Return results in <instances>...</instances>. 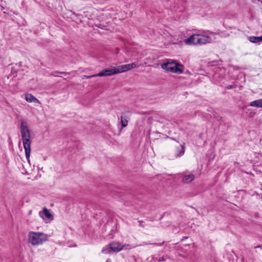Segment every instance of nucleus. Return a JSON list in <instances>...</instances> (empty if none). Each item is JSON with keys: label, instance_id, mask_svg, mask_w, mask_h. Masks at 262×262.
<instances>
[{"label": "nucleus", "instance_id": "f257e3e1", "mask_svg": "<svg viewBox=\"0 0 262 262\" xmlns=\"http://www.w3.org/2000/svg\"><path fill=\"white\" fill-rule=\"evenodd\" d=\"M20 133L21 139L23 140V146L25 150L26 158L29 162V158L31 152L30 131L27 126V123L25 121H21L20 124Z\"/></svg>", "mask_w": 262, "mask_h": 262}, {"label": "nucleus", "instance_id": "f03ea898", "mask_svg": "<svg viewBox=\"0 0 262 262\" xmlns=\"http://www.w3.org/2000/svg\"><path fill=\"white\" fill-rule=\"evenodd\" d=\"M48 240V235L42 232H29L28 233V241L32 245L42 244Z\"/></svg>", "mask_w": 262, "mask_h": 262}, {"label": "nucleus", "instance_id": "7ed1b4c3", "mask_svg": "<svg viewBox=\"0 0 262 262\" xmlns=\"http://www.w3.org/2000/svg\"><path fill=\"white\" fill-rule=\"evenodd\" d=\"M163 69L172 73L181 74L183 72V66L174 61L167 62L162 64Z\"/></svg>", "mask_w": 262, "mask_h": 262}, {"label": "nucleus", "instance_id": "20e7f679", "mask_svg": "<svg viewBox=\"0 0 262 262\" xmlns=\"http://www.w3.org/2000/svg\"><path fill=\"white\" fill-rule=\"evenodd\" d=\"M124 246L119 242H112L108 244V247L104 248L102 252L106 254H110L112 251L119 252L123 248Z\"/></svg>", "mask_w": 262, "mask_h": 262}, {"label": "nucleus", "instance_id": "39448f33", "mask_svg": "<svg viewBox=\"0 0 262 262\" xmlns=\"http://www.w3.org/2000/svg\"><path fill=\"white\" fill-rule=\"evenodd\" d=\"M118 72L119 71H117V69L116 67H113L110 69H104L100 73H99L98 74L91 76L90 77H94L96 76L103 77L111 76L114 74H118Z\"/></svg>", "mask_w": 262, "mask_h": 262}, {"label": "nucleus", "instance_id": "423d86ee", "mask_svg": "<svg viewBox=\"0 0 262 262\" xmlns=\"http://www.w3.org/2000/svg\"><path fill=\"white\" fill-rule=\"evenodd\" d=\"M137 66L135 63H132L130 64H127L124 65H122L120 66L116 67L117 69V71H119L118 73H120L122 72H126L128 70H132L134 68H137Z\"/></svg>", "mask_w": 262, "mask_h": 262}, {"label": "nucleus", "instance_id": "0eeeda50", "mask_svg": "<svg viewBox=\"0 0 262 262\" xmlns=\"http://www.w3.org/2000/svg\"><path fill=\"white\" fill-rule=\"evenodd\" d=\"M211 41L210 37L207 35L201 34L198 32V44L204 45Z\"/></svg>", "mask_w": 262, "mask_h": 262}, {"label": "nucleus", "instance_id": "6e6552de", "mask_svg": "<svg viewBox=\"0 0 262 262\" xmlns=\"http://www.w3.org/2000/svg\"><path fill=\"white\" fill-rule=\"evenodd\" d=\"M39 215L41 217H43V215L48 219L52 220L53 219V215L50 212L49 210L46 207H44L42 211L39 212Z\"/></svg>", "mask_w": 262, "mask_h": 262}, {"label": "nucleus", "instance_id": "1a4fd4ad", "mask_svg": "<svg viewBox=\"0 0 262 262\" xmlns=\"http://www.w3.org/2000/svg\"><path fill=\"white\" fill-rule=\"evenodd\" d=\"M195 176L193 174H185L182 177V182L183 183L188 184L193 181Z\"/></svg>", "mask_w": 262, "mask_h": 262}, {"label": "nucleus", "instance_id": "9d476101", "mask_svg": "<svg viewBox=\"0 0 262 262\" xmlns=\"http://www.w3.org/2000/svg\"><path fill=\"white\" fill-rule=\"evenodd\" d=\"M25 99L29 102H34L40 103V101L31 94H25Z\"/></svg>", "mask_w": 262, "mask_h": 262}, {"label": "nucleus", "instance_id": "9b49d317", "mask_svg": "<svg viewBox=\"0 0 262 262\" xmlns=\"http://www.w3.org/2000/svg\"><path fill=\"white\" fill-rule=\"evenodd\" d=\"M196 34L191 35L189 38L184 40V42L185 44L188 45H194V39Z\"/></svg>", "mask_w": 262, "mask_h": 262}, {"label": "nucleus", "instance_id": "f8f14e48", "mask_svg": "<svg viewBox=\"0 0 262 262\" xmlns=\"http://www.w3.org/2000/svg\"><path fill=\"white\" fill-rule=\"evenodd\" d=\"M251 106H254L257 107H262V99L254 100L250 103Z\"/></svg>", "mask_w": 262, "mask_h": 262}, {"label": "nucleus", "instance_id": "ddd939ff", "mask_svg": "<svg viewBox=\"0 0 262 262\" xmlns=\"http://www.w3.org/2000/svg\"><path fill=\"white\" fill-rule=\"evenodd\" d=\"M127 117L124 114H122L121 116V123L122 127H125L127 126L128 120H127Z\"/></svg>", "mask_w": 262, "mask_h": 262}, {"label": "nucleus", "instance_id": "4468645a", "mask_svg": "<svg viewBox=\"0 0 262 262\" xmlns=\"http://www.w3.org/2000/svg\"><path fill=\"white\" fill-rule=\"evenodd\" d=\"M261 38L259 37H256L254 36H249L248 37V40L249 41L252 43H257L260 42Z\"/></svg>", "mask_w": 262, "mask_h": 262}, {"label": "nucleus", "instance_id": "2eb2a0df", "mask_svg": "<svg viewBox=\"0 0 262 262\" xmlns=\"http://www.w3.org/2000/svg\"><path fill=\"white\" fill-rule=\"evenodd\" d=\"M180 148H181V149L180 150L179 153H177L176 154V157H177L183 155L184 154V152H185V147H184V145H180Z\"/></svg>", "mask_w": 262, "mask_h": 262}, {"label": "nucleus", "instance_id": "dca6fc26", "mask_svg": "<svg viewBox=\"0 0 262 262\" xmlns=\"http://www.w3.org/2000/svg\"><path fill=\"white\" fill-rule=\"evenodd\" d=\"M56 74H63V75H67L69 74L68 73H67L66 72L55 71L53 73H51L50 75L54 76H57Z\"/></svg>", "mask_w": 262, "mask_h": 262}, {"label": "nucleus", "instance_id": "f3484780", "mask_svg": "<svg viewBox=\"0 0 262 262\" xmlns=\"http://www.w3.org/2000/svg\"><path fill=\"white\" fill-rule=\"evenodd\" d=\"M209 64H210V66H213L214 64H219V61H212L211 62H209Z\"/></svg>", "mask_w": 262, "mask_h": 262}, {"label": "nucleus", "instance_id": "a211bd4d", "mask_svg": "<svg viewBox=\"0 0 262 262\" xmlns=\"http://www.w3.org/2000/svg\"><path fill=\"white\" fill-rule=\"evenodd\" d=\"M235 88H236L235 85H229L226 87V89L227 90H230V89H232Z\"/></svg>", "mask_w": 262, "mask_h": 262}, {"label": "nucleus", "instance_id": "6ab92c4d", "mask_svg": "<svg viewBox=\"0 0 262 262\" xmlns=\"http://www.w3.org/2000/svg\"><path fill=\"white\" fill-rule=\"evenodd\" d=\"M143 221H139V226L142 227V228H144V225L142 224L143 223Z\"/></svg>", "mask_w": 262, "mask_h": 262}, {"label": "nucleus", "instance_id": "aec40b11", "mask_svg": "<svg viewBox=\"0 0 262 262\" xmlns=\"http://www.w3.org/2000/svg\"><path fill=\"white\" fill-rule=\"evenodd\" d=\"M158 261L159 262H161V261H164L165 260V258H164V257H162L161 258H160L158 260Z\"/></svg>", "mask_w": 262, "mask_h": 262}, {"label": "nucleus", "instance_id": "412c9836", "mask_svg": "<svg viewBox=\"0 0 262 262\" xmlns=\"http://www.w3.org/2000/svg\"><path fill=\"white\" fill-rule=\"evenodd\" d=\"M254 248H260V249H261V246L260 245H259V246H255L254 247Z\"/></svg>", "mask_w": 262, "mask_h": 262}, {"label": "nucleus", "instance_id": "4be33fe9", "mask_svg": "<svg viewBox=\"0 0 262 262\" xmlns=\"http://www.w3.org/2000/svg\"><path fill=\"white\" fill-rule=\"evenodd\" d=\"M155 244V245H159V246H161L163 244V243L160 244Z\"/></svg>", "mask_w": 262, "mask_h": 262}, {"label": "nucleus", "instance_id": "5701e85b", "mask_svg": "<svg viewBox=\"0 0 262 262\" xmlns=\"http://www.w3.org/2000/svg\"><path fill=\"white\" fill-rule=\"evenodd\" d=\"M1 58H2V57H1V56H0V59H1Z\"/></svg>", "mask_w": 262, "mask_h": 262}]
</instances>
